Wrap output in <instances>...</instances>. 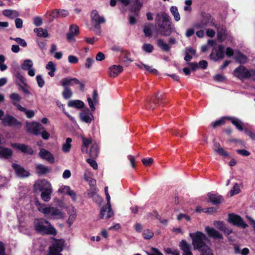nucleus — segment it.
Segmentation results:
<instances>
[{"label": "nucleus", "mask_w": 255, "mask_h": 255, "mask_svg": "<svg viewBox=\"0 0 255 255\" xmlns=\"http://www.w3.org/2000/svg\"><path fill=\"white\" fill-rule=\"evenodd\" d=\"M155 22L158 32L164 36L170 35L174 28L170 16L163 11L156 14Z\"/></svg>", "instance_id": "f257e3e1"}, {"label": "nucleus", "mask_w": 255, "mask_h": 255, "mask_svg": "<svg viewBox=\"0 0 255 255\" xmlns=\"http://www.w3.org/2000/svg\"><path fill=\"white\" fill-rule=\"evenodd\" d=\"M38 211L49 219H61L64 218L62 210L57 207L46 206L44 204H36Z\"/></svg>", "instance_id": "f03ea898"}, {"label": "nucleus", "mask_w": 255, "mask_h": 255, "mask_svg": "<svg viewBox=\"0 0 255 255\" xmlns=\"http://www.w3.org/2000/svg\"><path fill=\"white\" fill-rule=\"evenodd\" d=\"M34 224L35 231L40 234L55 235L56 234L55 229L44 219L35 220Z\"/></svg>", "instance_id": "7ed1b4c3"}, {"label": "nucleus", "mask_w": 255, "mask_h": 255, "mask_svg": "<svg viewBox=\"0 0 255 255\" xmlns=\"http://www.w3.org/2000/svg\"><path fill=\"white\" fill-rule=\"evenodd\" d=\"M189 236L192 238V245L195 250L200 251L208 246L206 244L207 238L203 233L197 231L190 233Z\"/></svg>", "instance_id": "20e7f679"}, {"label": "nucleus", "mask_w": 255, "mask_h": 255, "mask_svg": "<svg viewBox=\"0 0 255 255\" xmlns=\"http://www.w3.org/2000/svg\"><path fill=\"white\" fill-rule=\"evenodd\" d=\"M90 16L94 32L96 34L100 35L101 32V24L106 22L105 17L103 16H100L97 10H92Z\"/></svg>", "instance_id": "39448f33"}, {"label": "nucleus", "mask_w": 255, "mask_h": 255, "mask_svg": "<svg viewBox=\"0 0 255 255\" xmlns=\"http://www.w3.org/2000/svg\"><path fill=\"white\" fill-rule=\"evenodd\" d=\"M215 23V19L209 13L202 12L200 21L195 22L193 27L196 29L205 28L206 27L213 26Z\"/></svg>", "instance_id": "423d86ee"}, {"label": "nucleus", "mask_w": 255, "mask_h": 255, "mask_svg": "<svg viewBox=\"0 0 255 255\" xmlns=\"http://www.w3.org/2000/svg\"><path fill=\"white\" fill-rule=\"evenodd\" d=\"M105 193L106 196L107 201V204L103 206L100 212V218L101 219H109L112 217L114 215V212L112 209L110 203L111 197L108 192V187L106 186L104 189Z\"/></svg>", "instance_id": "0eeeda50"}, {"label": "nucleus", "mask_w": 255, "mask_h": 255, "mask_svg": "<svg viewBox=\"0 0 255 255\" xmlns=\"http://www.w3.org/2000/svg\"><path fill=\"white\" fill-rule=\"evenodd\" d=\"M255 73V71L249 70L243 65L237 67L233 71L234 76L240 80L249 79Z\"/></svg>", "instance_id": "6e6552de"}, {"label": "nucleus", "mask_w": 255, "mask_h": 255, "mask_svg": "<svg viewBox=\"0 0 255 255\" xmlns=\"http://www.w3.org/2000/svg\"><path fill=\"white\" fill-rule=\"evenodd\" d=\"M1 124L5 127H9L15 128H20L22 125V123L15 118L7 114L4 116Z\"/></svg>", "instance_id": "1a4fd4ad"}, {"label": "nucleus", "mask_w": 255, "mask_h": 255, "mask_svg": "<svg viewBox=\"0 0 255 255\" xmlns=\"http://www.w3.org/2000/svg\"><path fill=\"white\" fill-rule=\"evenodd\" d=\"M64 242L62 240H55L49 247V255H62Z\"/></svg>", "instance_id": "9d476101"}, {"label": "nucleus", "mask_w": 255, "mask_h": 255, "mask_svg": "<svg viewBox=\"0 0 255 255\" xmlns=\"http://www.w3.org/2000/svg\"><path fill=\"white\" fill-rule=\"evenodd\" d=\"M26 128L28 132L35 135H39L40 131L44 129V127L36 122H26Z\"/></svg>", "instance_id": "9b49d317"}, {"label": "nucleus", "mask_w": 255, "mask_h": 255, "mask_svg": "<svg viewBox=\"0 0 255 255\" xmlns=\"http://www.w3.org/2000/svg\"><path fill=\"white\" fill-rule=\"evenodd\" d=\"M225 55V49L222 45H219L213 48L210 55L211 59L217 61L223 59Z\"/></svg>", "instance_id": "f8f14e48"}, {"label": "nucleus", "mask_w": 255, "mask_h": 255, "mask_svg": "<svg viewBox=\"0 0 255 255\" xmlns=\"http://www.w3.org/2000/svg\"><path fill=\"white\" fill-rule=\"evenodd\" d=\"M124 5L127 6L130 5L131 11L136 13L138 12L142 6V3L139 0H118Z\"/></svg>", "instance_id": "ddd939ff"}, {"label": "nucleus", "mask_w": 255, "mask_h": 255, "mask_svg": "<svg viewBox=\"0 0 255 255\" xmlns=\"http://www.w3.org/2000/svg\"><path fill=\"white\" fill-rule=\"evenodd\" d=\"M229 221L234 225L243 229L248 226L247 224L244 222L243 219L238 215L230 214L229 215Z\"/></svg>", "instance_id": "4468645a"}, {"label": "nucleus", "mask_w": 255, "mask_h": 255, "mask_svg": "<svg viewBox=\"0 0 255 255\" xmlns=\"http://www.w3.org/2000/svg\"><path fill=\"white\" fill-rule=\"evenodd\" d=\"M38 155L42 159L45 160L50 163H53L55 158L53 155L48 150L44 148H40Z\"/></svg>", "instance_id": "2eb2a0df"}, {"label": "nucleus", "mask_w": 255, "mask_h": 255, "mask_svg": "<svg viewBox=\"0 0 255 255\" xmlns=\"http://www.w3.org/2000/svg\"><path fill=\"white\" fill-rule=\"evenodd\" d=\"M11 146L21 151L23 153L29 155H32L33 153L32 148L29 145L24 143H13L11 144Z\"/></svg>", "instance_id": "dca6fc26"}, {"label": "nucleus", "mask_w": 255, "mask_h": 255, "mask_svg": "<svg viewBox=\"0 0 255 255\" xmlns=\"http://www.w3.org/2000/svg\"><path fill=\"white\" fill-rule=\"evenodd\" d=\"M14 75L15 77V83L18 88L23 86H27L26 78L19 70L14 71Z\"/></svg>", "instance_id": "f3484780"}, {"label": "nucleus", "mask_w": 255, "mask_h": 255, "mask_svg": "<svg viewBox=\"0 0 255 255\" xmlns=\"http://www.w3.org/2000/svg\"><path fill=\"white\" fill-rule=\"evenodd\" d=\"M12 167L16 175L20 178H25L29 176V172L19 164L13 163Z\"/></svg>", "instance_id": "a211bd4d"}, {"label": "nucleus", "mask_w": 255, "mask_h": 255, "mask_svg": "<svg viewBox=\"0 0 255 255\" xmlns=\"http://www.w3.org/2000/svg\"><path fill=\"white\" fill-rule=\"evenodd\" d=\"M77 83H79V80L77 78L67 77L62 78L59 84L63 88H69V86H73Z\"/></svg>", "instance_id": "6ab92c4d"}, {"label": "nucleus", "mask_w": 255, "mask_h": 255, "mask_svg": "<svg viewBox=\"0 0 255 255\" xmlns=\"http://www.w3.org/2000/svg\"><path fill=\"white\" fill-rule=\"evenodd\" d=\"M34 187L36 190H38L40 191H45L48 189H51V184L46 180H41L37 181Z\"/></svg>", "instance_id": "aec40b11"}, {"label": "nucleus", "mask_w": 255, "mask_h": 255, "mask_svg": "<svg viewBox=\"0 0 255 255\" xmlns=\"http://www.w3.org/2000/svg\"><path fill=\"white\" fill-rule=\"evenodd\" d=\"M179 247L182 251V255H193L191 245L185 240H182L179 243Z\"/></svg>", "instance_id": "412c9836"}, {"label": "nucleus", "mask_w": 255, "mask_h": 255, "mask_svg": "<svg viewBox=\"0 0 255 255\" xmlns=\"http://www.w3.org/2000/svg\"><path fill=\"white\" fill-rule=\"evenodd\" d=\"M123 71V67L121 65H113L109 68V74L111 77H115Z\"/></svg>", "instance_id": "4be33fe9"}, {"label": "nucleus", "mask_w": 255, "mask_h": 255, "mask_svg": "<svg viewBox=\"0 0 255 255\" xmlns=\"http://www.w3.org/2000/svg\"><path fill=\"white\" fill-rule=\"evenodd\" d=\"M205 230L208 235L211 238L215 239H223L222 235L214 228L207 227H206Z\"/></svg>", "instance_id": "5701e85b"}, {"label": "nucleus", "mask_w": 255, "mask_h": 255, "mask_svg": "<svg viewBox=\"0 0 255 255\" xmlns=\"http://www.w3.org/2000/svg\"><path fill=\"white\" fill-rule=\"evenodd\" d=\"M80 117L83 122H84L86 123H90L92 122V120L93 119V115L92 114L89 112H82L80 114Z\"/></svg>", "instance_id": "b1692460"}, {"label": "nucleus", "mask_w": 255, "mask_h": 255, "mask_svg": "<svg viewBox=\"0 0 255 255\" xmlns=\"http://www.w3.org/2000/svg\"><path fill=\"white\" fill-rule=\"evenodd\" d=\"M99 152V147L98 144L96 143H92L89 151V155L92 158H96L98 157Z\"/></svg>", "instance_id": "393cba45"}, {"label": "nucleus", "mask_w": 255, "mask_h": 255, "mask_svg": "<svg viewBox=\"0 0 255 255\" xmlns=\"http://www.w3.org/2000/svg\"><path fill=\"white\" fill-rule=\"evenodd\" d=\"M12 154V151L11 149L0 146V158L7 159L10 157Z\"/></svg>", "instance_id": "a878e982"}, {"label": "nucleus", "mask_w": 255, "mask_h": 255, "mask_svg": "<svg viewBox=\"0 0 255 255\" xmlns=\"http://www.w3.org/2000/svg\"><path fill=\"white\" fill-rule=\"evenodd\" d=\"M9 98L12 101V104L16 107L17 110H19V106H21L19 103L21 100L20 95L17 93H13L9 95Z\"/></svg>", "instance_id": "bb28decb"}, {"label": "nucleus", "mask_w": 255, "mask_h": 255, "mask_svg": "<svg viewBox=\"0 0 255 255\" xmlns=\"http://www.w3.org/2000/svg\"><path fill=\"white\" fill-rule=\"evenodd\" d=\"M210 201L214 205H218L220 204L223 200L222 197L215 194L209 193L208 194Z\"/></svg>", "instance_id": "cd10ccee"}, {"label": "nucleus", "mask_w": 255, "mask_h": 255, "mask_svg": "<svg viewBox=\"0 0 255 255\" xmlns=\"http://www.w3.org/2000/svg\"><path fill=\"white\" fill-rule=\"evenodd\" d=\"M36 170L39 175H43L46 173H49L50 171V169L47 166H44L41 164H39L36 165Z\"/></svg>", "instance_id": "c85d7f7f"}, {"label": "nucleus", "mask_w": 255, "mask_h": 255, "mask_svg": "<svg viewBox=\"0 0 255 255\" xmlns=\"http://www.w3.org/2000/svg\"><path fill=\"white\" fill-rule=\"evenodd\" d=\"M3 15L9 17L10 19H13L19 16V13L15 10L5 9L2 11Z\"/></svg>", "instance_id": "c756f323"}, {"label": "nucleus", "mask_w": 255, "mask_h": 255, "mask_svg": "<svg viewBox=\"0 0 255 255\" xmlns=\"http://www.w3.org/2000/svg\"><path fill=\"white\" fill-rule=\"evenodd\" d=\"M217 31V35L219 38H222L225 34L226 28L225 27L220 24H216L215 23L214 26Z\"/></svg>", "instance_id": "7c9ffc66"}, {"label": "nucleus", "mask_w": 255, "mask_h": 255, "mask_svg": "<svg viewBox=\"0 0 255 255\" xmlns=\"http://www.w3.org/2000/svg\"><path fill=\"white\" fill-rule=\"evenodd\" d=\"M68 106L69 107L81 109L84 107V103L81 100H70L68 102Z\"/></svg>", "instance_id": "2f4dec72"}, {"label": "nucleus", "mask_w": 255, "mask_h": 255, "mask_svg": "<svg viewBox=\"0 0 255 255\" xmlns=\"http://www.w3.org/2000/svg\"><path fill=\"white\" fill-rule=\"evenodd\" d=\"M228 119L231 121L232 123L235 125L237 128L240 131L243 130L242 127L243 123L241 120L235 117H229Z\"/></svg>", "instance_id": "473e14b6"}, {"label": "nucleus", "mask_w": 255, "mask_h": 255, "mask_svg": "<svg viewBox=\"0 0 255 255\" xmlns=\"http://www.w3.org/2000/svg\"><path fill=\"white\" fill-rule=\"evenodd\" d=\"M46 69L49 71L48 72V75L50 77H52L54 76V73L56 71V68L55 65L53 62H48L46 64Z\"/></svg>", "instance_id": "72a5a7b5"}, {"label": "nucleus", "mask_w": 255, "mask_h": 255, "mask_svg": "<svg viewBox=\"0 0 255 255\" xmlns=\"http://www.w3.org/2000/svg\"><path fill=\"white\" fill-rule=\"evenodd\" d=\"M52 192V189H48V190H46L45 191H41V198L43 201L45 202L49 201L51 197L50 195Z\"/></svg>", "instance_id": "f704fd0d"}, {"label": "nucleus", "mask_w": 255, "mask_h": 255, "mask_svg": "<svg viewBox=\"0 0 255 255\" xmlns=\"http://www.w3.org/2000/svg\"><path fill=\"white\" fill-rule=\"evenodd\" d=\"M72 139L70 137H67L66 139V141L62 145V151L65 153H68L70 151L72 142Z\"/></svg>", "instance_id": "c9c22d12"}, {"label": "nucleus", "mask_w": 255, "mask_h": 255, "mask_svg": "<svg viewBox=\"0 0 255 255\" xmlns=\"http://www.w3.org/2000/svg\"><path fill=\"white\" fill-rule=\"evenodd\" d=\"M157 45L164 51H169L170 46L166 43H165L163 39H158L157 41Z\"/></svg>", "instance_id": "e433bc0d"}, {"label": "nucleus", "mask_w": 255, "mask_h": 255, "mask_svg": "<svg viewBox=\"0 0 255 255\" xmlns=\"http://www.w3.org/2000/svg\"><path fill=\"white\" fill-rule=\"evenodd\" d=\"M33 63L30 59L24 60L23 63L21 64V68L22 70L26 71L33 67Z\"/></svg>", "instance_id": "4c0bfd02"}, {"label": "nucleus", "mask_w": 255, "mask_h": 255, "mask_svg": "<svg viewBox=\"0 0 255 255\" xmlns=\"http://www.w3.org/2000/svg\"><path fill=\"white\" fill-rule=\"evenodd\" d=\"M19 111L23 112L26 115L27 118L31 119L34 117L35 112L33 110H28L25 108L22 107L21 106H19Z\"/></svg>", "instance_id": "58836bf2"}, {"label": "nucleus", "mask_w": 255, "mask_h": 255, "mask_svg": "<svg viewBox=\"0 0 255 255\" xmlns=\"http://www.w3.org/2000/svg\"><path fill=\"white\" fill-rule=\"evenodd\" d=\"M34 32L36 33L37 35L39 37H43L46 38L48 37V33L46 30H43L42 28H35L34 29Z\"/></svg>", "instance_id": "ea45409f"}, {"label": "nucleus", "mask_w": 255, "mask_h": 255, "mask_svg": "<svg viewBox=\"0 0 255 255\" xmlns=\"http://www.w3.org/2000/svg\"><path fill=\"white\" fill-rule=\"evenodd\" d=\"M152 24L150 23H146L143 27V32L146 37H149L152 33Z\"/></svg>", "instance_id": "a19ab883"}, {"label": "nucleus", "mask_w": 255, "mask_h": 255, "mask_svg": "<svg viewBox=\"0 0 255 255\" xmlns=\"http://www.w3.org/2000/svg\"><path fill=\"white\" fill-rule=\"evenodd\" d=\"M171 14L173 15L174 19L178 21L180 19V16L178 12L177 7L176 6H172L170 9Z\"/></svg>", "instance_id": "79ce46f5"}, {"label": "nucleus", "mask_w": 255, "mask_h": 255, "mask_svg": "<svg viewBox=\"0 0 255 255\" xmlns=\"http://www.w3.org/2000/svg\"><path fill=\"white\" fill-rule=\"evenodd\" d=\"M73 92L69 88H64L62 96L65 99H70L72 96Z\"/></svg>", "instance_id": "37998d69"}, {"label": "nucleus", "mask_w": 255, "mask_h": 255, "mask_svg": "<svg viewBox=\"0 0 255 255\" xmlns=\"http://www.w3.org/2000/svg\"><path fill=\"white\" fill-rule=\"evenodd\" d=\"M153 232L149 229L144 230L142 233L143 237L146 240L150 239L153 237Z\"/></svg>", "instance_id": "c03bdc74"}, {"label": "nucleus", "mask_w": 255, "mask_h": 255, "mask_svg": "<svg viewBox=\"0 0 255 255\" xmlns=\"http://www.w3.org/2000/svg\"><path fill=\"white\" fill-rule=\"evenodd\" d=\"M36 81L38 86L39 88H42L45 85V81L42 75H37L36 77Z\"/></svg>", "instance_id": "a18cd8bd"}, {"label": "nucleus", "mask_w": 255, "mask_h": 255, "mask_svg": "<svg viewBox=\"0 0 255 255\" xmlns=\"http://www.w3.org/2000/svg\"><path fill=\"white\" fill-rule=\"evenodd\" d=\"M229 117H223L220 120H217L213 123V127L214 128H216L218 126H220L223 125L225 122L226 119H228Z\"/></svg>", "instance_id": "49530a36"}, {"label": "nucleus", "mask_w": 255, "mask_h": 255, "mask_svg": "<svg viewBox=\"0 0 255 255\" xmlns=\"http://www.w3.org/2000/svg\"><path fill=\"white\" fill-rule=\"evenodd\" d=\"M199 251L201 252V255H214L211 249L209 246L205 247V248Z\"/></svg>", "instance_id": "de8ad7c7"}, {"label": "nucleus", "mask_w": 255, "mask_h": 255, "mask_svg": "<svg viewBox=\"0 0 255 255\" xmlns=\"http://www.w3.org/2000/svg\"><path fill=\"white\" fill-rule=\"evenodd\" d=\"M143 51L147 53H151L153 50V46L149 43H144L142 47Z\"/></svg>", "instance_id": "09e8293b"}, {"label": "nucleus", "mask_w": 255, "mask_h": 255, "mask_svg": "<svg viewBox=\"0 0 255 255\" xmlns=\"http://www.w3.org/2000/svg\"><path fill=\"white\" fill-rule=\"evenodd\" d=\"M215 151L220 155H222L224 157L229 156L228 152L225 151L222 147L221 148L215 149Z\"/></svg>", "instance_id": "8fccbe9b"}, {"label": "nucleus", "mask_w": 255, "mask_h": 255, "mask_svg": "<svg viewBox=\"0 0 255 255\" xmlns=\"http://www.w3.org/2000/svg\"><path fill=\"white\" fill-rule=\"evenodd\" d=\"M236 61L239 63H244L247 61V58L244 55L240 53L236 57Z\"/></svg>", "instance_id": "3c124183"}, {"label": "nucleus", "mask_w": 255, "mask_h": 255, "mask_svg": "<svg viewBox=\"0 0 255 255\" xmlns=\"http://www.w3.org/2000/svg\"><path fill=\"white\" fill-rule=\"evenodd\" d=\"M49 16L51 17L50 21H53L54 19L59 18V10L54 9L52 10L49 14Z\"/></svg>", "instance_id": "603ef678"}, {"label": "nucleus", "mask_w": 255, "mask_h": 255, "mask_svg": "<svg viewBox=\"0 0 255 255\" xmlns=\"http://www.w3.org/2000/svg\"><path fill=\"white\" fill-rule=\"evenodd\" d=\"M240 188L237 183H235L233 187V189L230 191L231 196H233L237 194L240 192Z\"/></svg>", "instance_id": "864d4df0"}, {"label": "nucleus", "mask_w": 255, "mask_h": 255, "mask_svg": "<svg viewBox=\"0 0 255 255\" xmlns=\"http://www.w3.org/2000/svg\"><path fill=\"white\" fill-rule=\"evenodd\" d=\"M14 40L20 46L23 47H25L27 46V43L24 39L20 37H16L14 39Z\"/></svg>", "instance_id": "5fc2aeb1"}, {"label": "nucleus", "mask_w": 255, "mask_h": 255, "mask_svg": "<svg viewBox=\"0 0 255 255\" xmlns=\"http://www.w3.org/2000/svg\"><path fill=\"white\" fill-rule=\"evenodd\" d=\"M71 190V189L69 186L63 185L59 188L58 192L60 193H64L68 195Z\"/></svg>", "instance_id": "6e6d98bb"}, {"label": "nucleus", "mask_w": 255, "mask_h": 255, "mask_svg": "<svg viewBox=\"0 0 255 255\" xmlns=\"http://www.w3.org/2000/svg\"><path fill=\"white\" fill-rule=\"evenodd\" d=\"M94 159V158L87 159V162L90 164V165L91 167H93L94 169L96 170L98 168V164Z\"/></svg>", "instance_id": "4d7b16f0"}, {"label": "nucleus", "mask_w": 255, "mask_h": 255, "mask_svg": "<svg viewBox=\"0 0 255 255\" xmlns=\"http://www.w3.org/2000/svg\"><path fill=\"white\" fill-rule=\"evenodd\" d=\"M87 101L88 102V104L90 108L91 111L92 112L96 110L95 104H96L97 103H95L94 101H93L92 99L90 97L87 98Z\"/></svg>", "instance_id": "13d9d810"}, {"label": "nucleus", "mask_w": 255, "mask_h": 255, "mask_svg": "<svg viewBox=\"0 0 255 255\" xmlns=\"http://www.w3.org/2000/svg\"><path fill=\"white\" fill-rule=\"evenodd\" d=\"M215 226L218 228L220 231H222L223 230H224V228L225 227V224L223 222L221 221H216L214 223Z\"/></svg>", "instance_id": "bf43d9fd"}, {"label": "nucleus", "mask_w": 255, "mask_h": 255, "mask_svg": "<svg viewBox=\"0 0 255 255\" xmlns=\"http://www.w3.org/2000/svg\"><path fill=\"white\" fill-rule=\"evenodd\" d=\"M68 62L71 64H75L78 63L79 59L78 58L74 55H69L68 57Z\"/></svg>", "instance_id": "052dcab7"}, {"label": "nucleus", "mask_w": 255, "mask_h": 255, "mask_svg": "<svg viewBox=\"0 0 255 255\" xmlns=\"http://www.w3.org/2000/svg\"><path fill=\"white\" fill-rule=\"evenodd\" d=\"M142 162L145 166H148L153 162V159L152 158H143Z\"/></svg>", "instance_id": "680f3d73"}, {"label": "nucleus", "mask_w": 255, "mask_h": 255, "mask_svg": "<svg viewBox=\"0 0 255 255\" xmlns=\"http://www.w3.org/2000/svg\"><path fill=\"white\" fill-rule=\"evenodd\" d=\"M70 31L75 35H77L79 33V28L77 25H71L69 28Z\"/></svg>", "instance_id": "e2e57ef3"}, {"label": "nucleus", "mask_w": 255, "mask_h": 255, "mask_svg": "<svg viewBox=\"0 0 255 255\" xmlns=\"http://www.w3.org/2000/svg\"><path fill=\"white\" fill-rule=\"evenodd\" d=\"M156 104V102L153 100L147 102L145 105L146 108L149 110H153L154 108L153 105Z\"/></svg>", "instance_id": "0e129e2a"}, {"label": "nucleus", "mask_w": 255, "mask_h": 255, "mask_svg": "<svg viewBox=\"0 0 255 255\" xmlns=\"http://www.w3.org/2000/svg\"><path fill=\"white\" fill-rule=\"evenodd\" d=\"M33 23L36 26H40L42 24V20L41 18L38 16L34 17Z\"/></svg>", "instance_id": "69168bd1"}, {"label": "nucleus", "mask_w": 255, "mask_h": 255, "mask_svg": "<svg viewBox=\"0 0 255 255\" xmlns=\"http://www.w3.org/2000/svg\"><path fill=\"white\" fill-rule=\"evenodd\" d=\"M185 53L194 55L196 54V50L191 47H187L185 49Z\"/></svg>", "instance_id": "338daca9"}, {"label": "nucleus", "mask_w": 255, "mask_h": 255, "mask_svg": "<svg viewBox=\"0 0 255 255\" xmlns=\"http://www.w3.org/2000/svg\"><path fill=\"white\" fill-rule=\"evenodd\" d=\"M151 253H147V255H163V254L157 249L152 248Z\"/></svg>", "instance_id": "774afa93"}]
</instances>
